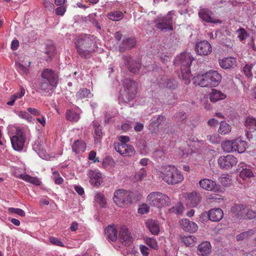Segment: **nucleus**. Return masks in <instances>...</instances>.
<instances>
[{
	"label": "nucleus",
	"mask_w": 256,
	"mask_h": 256,
	"mask_svg": "<svg viewBox=\"0 0 256 256\" xmlns=\"http://www.w3.org/2000/svg\"><path fill=\"white\" fill-rule=\"evenodd\" d=\"M236 33L238 34V37L240 41L244 40L248 36L247 32L242 28H240L238 30L236 31Z\"/></svg>",
	"instance_id": "obj_50"
},
{
	"label": "nucleus",
	"mask_w": 256,
	"mask_h": 256,
	"mask_svg": "<svg viewBox=\"0 0 256 256\" xmlns=\"http://www.w3.org/2000/svg\"><path fill=\"white\" fill-rule=\"evenodd\" d=\"M236 170L240 176H254L250 166L243 162H240L238 165Z\"/></svg>",
	"instance_id": "obj_21"
},
{
	"label": "nucleus",
	"mask_w": 256,
	"mask_h": 256,
	"mask_svg": "<svg viewBox=\"0 0 256 256\" xmlns=\"http://www.w3.org/2000/svg\"><path fill=\"white\" fill-rule=\"evenodd\" d=\"M108 18L112 21H119L124 17L123 13L120 10L110 12L107 14Z\"/></svg>",
	"instance_id": "obj_37"
},
{
	"label": "nucleus",
	"mask_w": 256,
	"mask_h": 256,
	"mask_svg": "<svg viewBox=\"0 0 256 256\" xmlns=\"http://www.w3.org/2000/svg\"><path fill=\"white\" fill-rule=\"evenodd\" d=\"M230 177H219V181L224 186H228L232 182Z\"/></svg>",
	"instance_id": "obj_54"
},
{
	"label": "nucleus",
	"mask_w": 256,
	"mask_h": 256,
	"mask_svg": "<svg viewBox=\"0 0 256 256\" xmlns=\"http://www.w3.org/2000/svg\"><path fill=\"white\" fill-rule=\"evenodd\" d=\"M124 96L128 101L133 100L137 92V84L134 81L126 79L124 82Z\"/></svg>",
	"instance_id": "obj_7"
},
{
	"label": "nucleus",
	"mask_w": 256,
	"mask_h": 256,
	"mask_svg": "<svg viewBox=\"0 0 256 256\" xmlns=\"http://www.w3.org/2000/svg\"><path fill=\"white\" fill-rule=\"evenodd\" d=\"M56 86L52 84L44 79L40 78L37 85L38 91L40 92H48Z\"/></svg>",
	"instance_id": "obj_18"
},
{
	"label": "nucleus",
	"mask_w": 256,
	"mask_h": 256,
	"mask_svg": "<svg viewBox=\"0 0 256 256\" xmlns=\"http://www.w3.org/2000/svg\"><path fill=\"white\" fill-rule=\"evenodd\" d=\"M187 195V198L190 200L188 202L193 207L196 206L202 200V196L199 192H192L191 193L188 194Z\"/></svg>",
	"instance_id": "obj_25"
},
{
	"label": "nucleus",
	"mask_w": 256,
	"mask_h": 256,
	"mask_svg": "<svg viewBox=\"0 0 256 256\" xmlns=\"http://www.w3.org/2000/svg\"><path fill=\"white\" fill-rule=\"evenodd\" d=\"M219 64L223 69H230L236 64V60L232 57H228L219 60Z\"/></svg>",
	"instance_id": "obj_20"
},
{
	"label": "nucleus",
	"mask_w": 256,
	"mask_h": 256,
	"mask_svg": "<svg viewBox=\"0 0 256 256\" xmlns=\"http://www.w3.org/2000/svg\"><path fill=\"white\" fill-rule=\"evenodd\" d=\"M114 162L112 158H106L103 161L102 164L104 166H106L108 165L113 166Z\"/></svg>",
	"instance_id": "obj_62"
},
{
	"label": "nucleus",
	"mask_w": 256,
	"mask_h": 256,
	"mask_svg": "<svg viewBox=\"0 0 256 256\" xmlns=\"http://www.w3.org/2000/svg\"><path fill=\"white\" fill-rule=\"evenodd\" d=\"M174 11H170L166 16L158 17L156 20V27L163 32H167L172 30L173 16Z\"/></svg>",
	"instance_id": "obj_5"
},
{
	"label": "nucleus",
	"mask_w": 256,
	"mask_h": 256,
	"mask_svg": "<svg viewBox=\"0 0 256 256\" xmlns=\"http://www.w3.org/2000/svg\"><path fill=\"white\" fill-rule=\"evenodd\" d=\"M180 242L186 246H192L196 242V238L193 236H180Z\"/></svg>",
	"instance_id": "obj_34"
},
{
	"label": "nucleus",
	"mask_w": 256,
	"mask_h": 256,
	"mask_svg": "<svg viewBox=\"0 0 256 256\" xmlns=\"http://www.w3.org/2000/svg\"><path fill=\"white\" fill-rule=\"evenodd\" d=\"M200 186L204 190H212L216 186V184L213 180L208 179L204 178L200 182Z\"/></svg>",
	"instance_id": "obj_32"
},
{
	"label": "nucleus",
	"mask_w": 256,
	"mask_h": 256,
	"mask_svg": "<svg viewBox=\"0 0 256 256\" xmlns=\"http://www.w3.org/2000/svg\"><path fill=\"white\" fill-rule=\"evenodd\" d=\"M66 116L67 120L72 122H77L80 118V114L71 110H66Z\"/></svg>",
	"instance_id": "obj_35"
},
{
	"label": "nucleus",
	"mask_w": 256,
	"mask_h": 256,
	"mask_svg": "<svg viewBox=\"0 0 256 256\" xmlns=\"http://www.w3.org/2000/svg\"><path fill=\"white\" fill-rule=\"evenodd\" d=\"M147 202L150 206L158 208L168 206L170 204V198L159 192H150L147 196Z\"/></svg>",
	"instance_id": "obj_3"
},
{
	"label": "nucleus",
	"mask_w": 256,
	"mask_h": 256,
	"mask_svg": "<svg viewBox=\"0 0 256 256\" xmlns=\"http://www.w3.org/2000/svg\"><path fill=\"white\" fill-rule=\"evenodd\" d=\"M136 44V40L134 38H128L122 40V44L119 46V50L121 52L130 50L133 48Z\"/></svg>",
	"instance_id": "obj_19"
},
{
	"label": "nucleus",
	"mask_w": 256,
	"mask_h": 256,
	"mask_svg": "<svg viewBox=\"0 0 256 256\" xmlns=\"http://www.w3.org/2000/svg\"><path fill=\"white\" fill-rule=\"evenodd\" d=\"M119 240L125 246H128L132 242V238L128 228L126 226H122L119 232Z\"/></svg>",
	"instance_id": "obj_14"
},
{
	"label": "nucleus",
	"mask_w": 256,
	"mask_h": 256,
	"mask_svg": "<svg viewBox=\"0 0 256 256\" xmlns=\"http://www.w3.org/2000/svg\"><path fill=\"white\" fill-rule=\"evenodd\" d=\"M27 110L28 113H30L34 116H40V110L34 108H28L27 109Z\"/></svg>",
	"instance_id": "obj_63"
},
{
	"label": "nucleus",
	"mask_w": 256,
	"mask_h": 256,
	"mask_svg": "<svg viewBox=\"0 0 256 256\" xmlns=\"http://www.w3.org/2000/svg\"><path fill=\"white\" fill-rule=\"evenodd\" d=\"M146 243L150 248L154 250L158 248V245L156 240L152 238H146L145 239Z\"/></svg>",
	"instance_id": "obj_49"
},
{
	"label": "nucleus",
	"mask_w": 256,
	"mask_h": 256,
	"mask_svg": "<svg viewBox=\"0 0 256 256\" xmlns=\"http://www.w3.org/2000/svg\"><path fill=\"white\" fill-rule=\"evenodd\" d=\"M208 138L210 142L212 144H218L220 142V137L218 134L208 136Z\"/></svg>",
	"instance_id": "obj_56"
},
{
	"label": "nucleus",
	"mask_w": 256,
	"mask_h": 256,
	"mask_svg": "<svg viewBox=\"0 0 256 256\" xmlns=\"http://www.w3.org/2000/svg\"><path fill=\"white\" fill-rule=\"evenodd\" d=\"M194 83L196 85L200 86L202 87L209 86L208 82L206 78V73L203 75H198L194 78Z\"/></svg>",
	"instance_id": "obj_30"
},
{
	"label": "nucleus",
	"mask_w": 256,
	"mask_h": 256,
	"mask_svg": "<svg viewBox=\"0 0 256 256\" xmlns=\"http://www.w3.org/2000/svg\"><path fill=\"white\" fill-rule=\"evenodd\" d=\"M26 182H30L36 186H39L41 182L37 177H19Z\"/></svg>",
	"instance_id": "obj_46"
},
{
	"label": "nucleus",
	"mask_w": 256,
	"mask_h": 256,
	"mask_svg": "<svg viewBox=\"0 0 256 256\" xmlns=\"http://www.w3.org/2000/svg\"><path fill=\"white\" fill-rule=\"evenodd\" d=\"M160 172L164 176H178L180 172L174 166L166 165L160 168Z\"/></svg>",
	"instance_id": "obj_17"
},
{
	"label": "nucleus",
	"mask_w": 256,
	"mask_h": 256,
	"mask_svg": "<svg viewBox=\"0 0 256 256\" xmlns=\"http://www.w3.org/2000/svg\"><path fill=\"white\" fill-rule=\"evenodd\" d=\"M26 140L25 132L23 129L16 128L14 135L10 138L12 146L15 150L20 151L24 146Z\"/></svg>",
	"instance_id": "obj_6"
},
{
	"label": "nucleus",
	"mask_w": 256,
	"mask_h": 256,
	"mask_svg": "<svg viewBox=\"0 0 256 256\" xmlns=\"http://www.w3.org/2000/svg\"><path fill=\"white\" fill-rule=\"evenodd\" d=\"M198 254L202 256H206L211 252V245L208 242H204L198 246Z\"/></svg>",
	"instance_id": "obj_24"
},
{
	"label": "nucleus",
	"mask_w": 256,
	"mask_h": 256,
	"mask_svg": "<svg viewBox=\"0 0 256 256\" xmlns=\"http://www.w3.org/2000/svg\"><path fill=\"white\" fill-rule=\"evenodd\" d=\"M50 241L53 244L60 246H64L62 242L60 240H59L58 238H56L50 237Z\"/></svg>",
	"instance_id": "obj_57"
},
{
	"label": "nucleus",
	"mask_w": 256,
	"mask_h": 256,
	"mask_svg": "<svg viewBox=\"0 0 256 256\" xmlns=\"http://www.w3.org/2000/svg\"><path fill=\"white\" fill-rule=\"evenodd\" d=\"M86 148V144L82 140H76L72 146V150L76 154L83 152Z\"/></svg>",
	"instance_id": "obj_33"
},
{
	"label": "nucleus",
	"mask_w": 256,
	"mask_h": 256,
	"mask_svg": "<svg viewBox=\"0 0 256 256\" xmlns=\"http://www.w3.org/2000/svg\"><path fill=\"white\" fill-rule=\"evenodd\" d=\"M166 120V118L164 116H159L157 117H154L152 122L149 125V130L152 132H156L159 126Z\"/></svg>",
	"instance_id": "obj_22"
},
{
	"label": "nucleus",
	"mask_w": 256,
	"mask_h": 256,
	"mask_svg": "<svg viewBox=\"0 0 256 256\" xmlns=\"http://www.w3.org/2000/svg\"><path fill=\"white\" fill-rule=\"evenodd\" d=\"M30 62H28V65L24 66L20 62H16V65L18 70L21 71L23 73L27 74L28 72V67L30 66Z\"/></svg>",
	"instance_id": "obj_51"
},
{
	"label": "nucleus",
	"mask_w": 256,
	"mask_h": 256,
	"mask_svg": "<svg viewBox=\"0 0 256 256\" xmlns=\"http://www.w3.org/2000/svg\"><path fill=\"white\" fill-rule=\"evenodd\" d=\"M240 208L242 210V212L240 214L245 219H252L256 216L255 212L251 210L246 209V206L244 204H242L240 206Z\"/></svg>",
	"instance_id": "obj_31"
},
{
	"label": "nucleus",
	"mask_w": 256,
	"mask_h": 256,
	"mask_svg": "<svg viewBox=\"0 0 256 256\" xmlns=\"http://www.w3.org/2000/svg\"><path fill=\"white\" fill-rule=\"evenodd\" d=\"M93 127L94 130V140L96 142H100V140L102 138V128L99 124L97 122H94L93 124Z\"/></svg>",
	"instance_id": "obj_40"
},
{
	"label": "nucleus",
	"mask_w": 256,
	"mask_h": 256,
	"mask_svg": "<svg viewBox=\"0 0 256 256\" xmlns=\"http://www.w3.org/2000/svg\"><path fill=\"white\" fill-rule=\"evenodd\" d=\"M223 216V211L220 208H217L210 210L208 214L202 213L201 218L204 220V218H206L208 217L209 220L212 222H219L222 219Z\"/></svg>",
	"instance_id": "obj_10"
},
{
	"label": "nucleus",
	"mask_w": 256,
	"mask_h": 256,
	"mask_svg": "<svg viewBox=\"0 0 256 256\" xmlns=\"http://www.w3.org/2000/svg\"><path fill=\"white\" fill-rule=\"evenodd\" d=\"M105 234L108 240L112 242L117 240V230L114 226H108L105 230Z\"/></svg>",
	"instance_id": "obj_27"
},
{
	"label": "nucleus",
	"mask_w": 256,
	"mask_h": 256,
	"mask_svg": "<svg viewBox=\"0 0 256 256\" xmlns=\"http://www.w3.org/2000/svg\"><path fill=\"white\" fill-rule=\"evenodd\" d=\"M165 84L166 86H164L170 89H174L176 86L173 81L170 80H168Z\"/></svg>",
	"instance_id": "obj_64"
},
{
	"label": "nucleus",
	"mask_w": 256,
	"mask_h": 256,
	"mask_svg": "<svg viewBox=\"0 0 256 256\" xmlns=\"http://www.w3.org/2000/svg\"><path fill=\"white\" fill-rule=\"evenodd\" d=\"M18 116L24 119H25L28 122H32V117L28 114V112L19 111L17 112Z\"/></svg>",
	"instance_id": "obj_48"
},
{
	"label": "nucleus",
	"mask_w": 256,
	"mask_h": 256,
	"mask_svg": "<svg viewBox=\"0 0 256 256\" xmlns=\"http://www.w3.org/2000/svg\"><path fill=\"white\" fill-rule=\"evenodd\" d=\"M40 78L46 80L52 84L57 85L58 82V76L54 72L48 68L44 69L40 74Z\"/></svg>",
	"instance_id": "obj_13"
},
{
	"label": "nucleus",
	"mask_w": 256,
	"mask_h": 256,
	"mask_svg": "<svg viewBox=\"0 0 256 256\" xmlns=\"http://www.w3.org/2000/svg\"><path fill=\"white\" fill-rule=\"evenodd\" d=\"M252 65L250 64H246L243 68V71L245 74V75L247 77H250L252 76Z\"/></svg>",
	"instance_id": "obj_55"
},
{
	"label": "nucleus",
	"mask_w": 256,
	"mask_h": 256,
	"mask_svg": "<svg viewBox=\"0 0 256 256\" xmlns=\"http://www.w3.org/2000/svg\"><path fill=\"white\" fill-rule=\"evenodd\" d=\"M93 36L84 35L78 38L76 44L77 52L81 57L88 58L94 50Z\"/></svg>",
	"instance_id": "obj_2"
},
{
	"label": "nucleus",
	"mask_w": 256,
	"mask_h": 256,
	"mask_svg": "<svg viewBox=\"0 0 256 256\" xmlns=\"http://www.w3.org/2000/svg\"><path fill=\"white\" fill-rule=\"evenodd\" d=\"M114 148L116 151L124 156H132L136 152L134 147L124 144H114Z\"/></svg>",
	"instance_id": "obj_9"
},
{
	"label": "nucleus",
	"mask_w": 256,
	"mask_h": 256,
	"mask_svg": "<svg viewBox=\"0 0 256 256\" xmlns=\"http://www.w3.org/2000/svg\"><path fill=\"white\" fill-rule=\"evenodd\" d=\"M140 249L141 253L144 256H148L149 254V248L145 246L140 245Z\"/></svg>",
	"instance_id": "obj_59"
},
{
	"label": "nucleus",
	"mask_w": 256,
	"mask_h": 256,
	"mask_svg": "<svg viewBox=\"0 0 256 256\" xmlns=\"http://www.w3.org/2000/svg\"><path fill=\"white\" fill-rule=\"evenodd\" d=\"M234 152L242 153L246 150V143L240 138L234 140Z\"/></svg>",
	"instance_id": "obj_28"
},
{
	"label": "nucleus",
	"mask_w": 256,
	"mask_h": 256,
	"mask_svg": "<svg viewBox=\"0 0 256 256\" xmlns=\"http://www.w3.org/2000/svg\"><path fill=\"white\" fill-rule=\"evenodd\" d=\"M43 4L44 6L50 10H53L54 8V4L48 0H43Z\"/></svg>",
	"instance_id": "obj_58"
},
{
	"label": "nucleus",
	"mask_w": 256,
	"mask_h": 256,
	"mask_svg": "<svg viewBox=\"0 0 256 256\" xmlns=\"http://www.w3.org/2000/svg\"><path fill=\"white\" fill-rule=\"evenodd\" d=\"M146 226L153 234H158L160 230L158 222L157 220H148L146 222Z\"/></svg>",
	"instance_id": "obj_26"
},
{
	"label": "nucleus",
	"mask_w": 256,
	"mask_h": 256,
	"mask_svg": "<svg viewBox=\"0 0 256 256\" xmlns=\"http://www.w3.org/2000/svg\"><path fill=\"white\" fill-rule=\"evenodd\" d=\"M90 182L92 186L98 187L103 182L102 177H90Z\"/></svg>",
	"instance_id": "obj_47"
},
{
	"label": "nucleus",
	"mask_w": 256,
	"mask_h": 256,
	"mask_svg": "<svg viewBox=\"0 0 256 256\" xmlns=\"http://www.w3.org/2000/svg\"><path fill=\"white\" fill-rule=\"evenodd\" d=\"M162 180L168 184L174 185L182 182L184 177H162Z\"/></svg>",
	"instance_id": "obj_41"
},
{
	"label": "nucleus",
	"mask_w": 256,
	"mask_h": 256,
	"mask_svg": "<svg viewBox=\"0 0 256 256\" xmlns=\"http://www.w3.org/2000/svg\"><path fill=\"white\" fill-rule=\"evenodd\" d=\"M238 162L236 157L232 154L221 156L218 159V164L222 169L228 170L235 166Z\"/></svg>",
	"instance_id": "obj_8"
},
{
	"label": "nucleus",
	"mask_w": 256,
	"mask_h": 256,
	"mask_svg": "<svg viewBox=\"0 0 256 256\" xmlns=\"http://www.w3.org/2000/svg\"><path fill=\"white\" fill-rule=\"evenodd\" d=\"M231 130V126L226 122H220V126L218 129V132L222 134H226L229 133Z\"/></svg>",
	"instance_id": "obj_43"
},
{
	"label": "nucleus",
	"mask_w": 256,
	"mask_h": 256,
	"mask_svg": "<svg viewBox=\"0 0 256 256\" xmlns=\"http://www.w3.org/2000/svg\"><path fill=\"white\" fill-rule=\"evenodd\" d=\"M206 78L208 82V86L214 87L219 84L221 80V75L216 70H210L206 72Z\"/></svg>",
	"instance_id": "obj_12"
},
{
	"label": "nucleus",
	"mask_w": 256,
	"mask_h": 256,
	"mask_svg": "<svg viewBox=\"0 0 256 256\" xmlns=\"http://www.w3.org/2000/svg\"><path fill=\"white\" fill-rule=\"evenodd\" d=\"M96 152L92 150L90 152L89 155H88V159L90 160H92L94 162H98L99 160L98 158H96Z\"/></svg>",
	"instance_id": "obj_60"
},
{
	"label": "nucleus",
	"mask_w": 256,
	"mask_h": 256,
	"mask_svg": "<svg viewBox=\"0 0 256 256\" xmlns=\"http://www.w3.org/2000/svg\"><path fill=\"white\" fill-rule=\"evenodd\" d=\"M134 194L130 191L123 189L116 190L114 192L113 200L119 207H126L132 202Z\"/></svg>",
	"instance_id": "obj_4"
},
{
	"label": "nucleus",
	"mask_w": 256,
	"mask_h": 256,
	"mask_svg": "<svg viewBox=\"0 0 256 256\" xmlns=\"http://www.w3.org/2000/svg\"><path fill=\"white\" fill-rule=\"evenodd\" d=\"M226 98V96L224 94L215 89H212V92L210 94V100L213 102L224 100Z\"/></svg>",
	"instance_id": "obj_29"
},
{
	"label": "nucleus",
	"mask_w": 256,
	"mask_h": 256,
	"mask_svg": "<svg viewBox=\"0 0 256 256\" xmlns=\"http://www.w3.org/2000/svg\"><path fill=\"white\" fill-rule=\"evenodd\" d=\"M66 11V8L62 6H60L56 8V14L58 16H63Z\"/></svg>",
	"instance_id": "obj_61"
},
{
	"label": "nucleus",
	"mask_w": 256,
	"mask_h": 256,
	"mask_svg": "<svg viewBox=\"0 0 256 256\" xmlns=\"http://www.w3.org/2000/svg\"><path fill=\"white\" fill-rule=\"evenodd\" d=\"M211 12L207 8H201L198 12L200 18L208 22L216 23L218 20H214L210 16Z\"/></svg>",
	"instance_id": "obj_23"
},
{
	"label": "nucleus",
	"mask_w": 256,
	"mask_h": 256,
	"mask_svg": "<svg viewBox=\"0 0 256 256\" xmlns=\"http://www.w3.org/2000/svg\"><path fill=\"white\" fill-rule=\"evenodd\" d=\"M95 200L98 202L101 207L104 208L106 206V201L102 193H97L95 196Z\"/></svg>",
	"instance_id": "obj_44"
},
{
	"label": "nucleus",
	"mask_w": 256,
	"mask_h": 256,
	"mask_svg": "<svg viewBox=\"0 0 256 256\" xmlns=\"http://www.w3.org/2000/svg\"><path fill=\"white\" fill-rule=\"evenodd\" d=\"M149 206L146 204H144L140 206L138 209V212L140 214H144L148 213L149 212Z\"/></svg>",
	"instance_id": "obj_53"
},
{
	"label": "nucleus",
	"mask_w": 256,
	"mask_h": 256,
	"mask_svg": "<svg viewBox=\"0 0 256 256\" xmlns=\"http://www.w3.org/2000/svg\"><path fill=\"white\" fill-rule=\"evenodd\" d=\"M124 60L128 70L133 73H136L139 72L140 65L136 60H132L130 56H124Z\"/></svg>",
	"instance_id": "obj_15"
},
{
	"label": "nucleus",
	"mask_w": 256,
	"mask_h": 256,
	"mask_svg": "<svg viewBox=\"0 0 256 256\" xmlns=\"http://www.w3.org/2000/svg\"><path fill=\"white\" fill-rule=\"evenodd\" d=\"M92 96L90 90L82 88L77 92L76 94V97L77 100H82L84 98H90Z\"/></svg>",
	"instance_id": "obj_39"
},
{
	"label": "nucleus",
	"mask_w": 256,
	"mask_h": 256,
	"mask_svg": "<svg viewBox=\"0 0 256 256\" xmlns=\"http://www.w3.org/2000/svg\"><path fill=\"white\" fill-rule=\"evenodd\" d=\"M254 234V231L252 230H249L248 231L244 232L238 234L236 236L238 241H242L248 240Z\"/></svg>",
	"instance_id": "obj_36"
},
{
	"label": "nucleus",
	"mask_w": 256,
	"mask_h": 256,
	"mask_svg": "<svg viewBox=\"0 0 256 256\" xmlns=\"http://www.w3.org/2000/svg\"><path fill=\"white\" fill-rule=\"evenodd\" d=\"M8 211L10 213L16 214L20 216H25V212L22 209L18 208H9Z\"/></svg>",
	"instance_id": "obj_52"
},
{
	"label": "nucleus",
	"mask_w": 256,
	"mask_h": 256,
	"mask_svg": "<svg viewBox=\"0 0 256 256\" xmlns=\"http://www.w3.org/2000/svg\"><path fill=\"white\" fill-rule=\"evenodd\" d=\"M234 140H226L222 144V147L224 151L230 152H234Z\"/></svg>",
	"instance_id": "obj_42"
},
{
	"label": "nucleus",
	"mask_w": 256,
	"mask_h": 256,
	"mask_svg": "<svg viewBox=\"0 0 256 256\" xmlns=\"http://www.w3.org/2000/svg\"><path fill=\"white\" fill-rule=\"evenodd\" d=\"M196 53L200 56H208L212 52V46L206 40L200 41L195 46Z\"/></svg>",
	"instance_id": "obj_11"
},
{
	"label": "nucleus",
	"mask_w": 256,
	"mask_h": 256,
	"mask_svg": "<svg viewBox=\"0 0 256 256\" xmlns=\"http://www.w3.org/2000/svg\"><path fill=\"white\" fill-rule=\"evenodd\" d=\"M181 228L186 232H194L198 229L197 224L189 220L188 219H182L180 221Z\"/></svg>",
	"instance_id": "obj_16"
},
{
	"label": "nucleus",
	"mask_w": 256,
	"mask_h": 256,
	"mask_svg": "<svg viewBox=\"0 0 256 256\" xmlns=\"http://www.w3.org/2000/svg\"><path fill=\"white\" fill-rule=\"evenodd\" d=\"M184 210V206L181 204H178L177 206L171 208L169 210V212L172 214H180L182 213Z\"/></svg>",
	"instance_id": "obj_45"
},
{
	"label": "nucleus",
	"mask_w": 256,
	"mask_h": 256,
	"mask_svg": "<svg viewBox=\"0 0 256 256\" xmlns=\"http://www.w3.org/2000/svg\"><path fill=\"white\" fill-rule=\"evenodd\" d=\"M245 126L250 130H256V118L250 116L246 117L245 120Z\"/></svg>",
	"instance_id": "obj_38"
},
{
	"label": "nucleus",
	"mask_w": 256,
	"mask_h": 256,
	"mask_svg": "<svg viewBox=\"0 0 256 256\" xmlns=\"http://www.w3.org/2000/svg\"><path fill=\"white\" fill-rule=\"evenodd\" d=\"M194 60V58L190 54L183 52L180 56H177L174 61L175 66H180L182 76L185 84H186L190 82L192 78L190 66Z\"/></svg>",
	"instance_id": "obj_1"
}]
</instances>
